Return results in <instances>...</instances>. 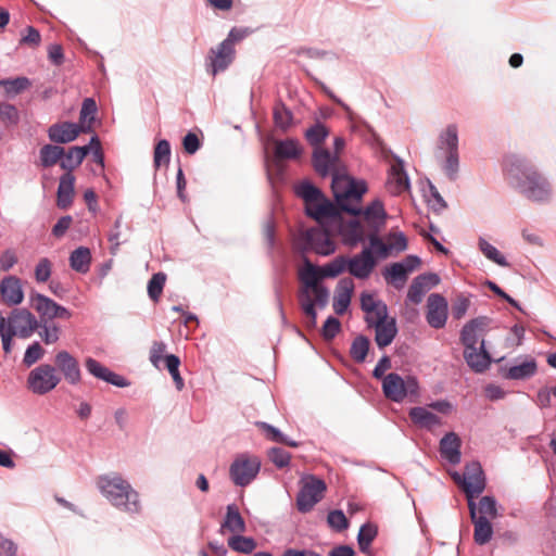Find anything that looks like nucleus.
I'll return each instance as SVG.
<instances>
[{
	"label": "nucleus",
	"mask_w": 556,
	"mask_h": 556,
	"mask_svg": "<svg viewBox=\"0 0 556 556\" xmlns=\"http://www.w3.org/2000/svg\"><path fill=\"white\" fill-rule=\"evenodd\" d=\"M388 319V306L384 302L378 304L372 311H369L365 315V323L368 328H374Z\"/></svg>",
	"instance_id": "51"
},
{
	"label": "nucleus",
	"mask_w": 556,
	"mask_h": 556,
	"mask_svg": "<svg viewBox=\"0 0 556 556\" xmlns=\"http://www.w3.org/2000/svg\"><path fill=\"white\" fill-rule=\"evenodd\" d=\"M361 215H364L369 231H381L388 218L384 205L379 199L374 200L365 210L362 208Z\"/></svg>",
	"instance_id": "22"
},
{
	"label": "nucleus",
	"mask_w": 556,
	"mask_h": 556,
	"mask_svg": "<svg viewBox=\"0 0 556 556\" xmlns=\"http://www.w3.org/2000/svg\"><path fill=\"white\" fill-rule=\"evenodd\" d=\"M64 155V148L56 143H48L40 148L39 159L40 165L43 168H50L55 164L60 165L61 159Z\"/></svg>",
	"instance_id": "36"
},
{
	"label": "nucleus",
	"mask_w": 556,
	"mask_h": 556,
	"mask_svg": "<svg viewBox=\"0 0 556 556\" xmlns=\"http://www.w3.org/2000/svg\"><path fill=\"white\" fill-rule=\"evenodd\" d=\"M62 377L51 364H40L31 369L27 376V389L37 395H45L54 390Z\"/></svg>",
	"instance_id": "7"
},
{
	"label": "nucleus",
	"mask_w": 556,
	"mask_h": 556,
	"mask_svg": "<svg viewBox=\"0 0 556 556\" xmlns=\"http://www.w3.org/2000/svg\"><path fill=\"white\" fill-rule=\"evenodd\" d=\"M353 289L354 283L351 279H342L339 281L332 303L336 314L343 315L348 311Z\"/></svg>",
	"instance_id": "27"
},
{
	"label": "nucleus",
	"mask_w": 556,
	"mask_h": 556,
	"mask_svg": "<svg viewBox=\"0 0 556 556\" xmlns=\"http://www.w3.org/2000/svg\"><path fill=\"white\" fill-rule=\"evenodd\" d=\"M366 191L367 185L364 180H356L348 176V186L345 191L343 194H337V202L343 212L353 216H359L362 208L350 205L349 201L351 199L359 201Z\"/></svg>",
	"instance_id": "15"
},
{
	"label": "nucleus",
	"mask_w": 556,
	"mask_h": 556,
	"mask_svg": "<svg viewBox=\"0 0 556 556\" xmlns=\"http://www.w3.org/2000/svg\"><path fill=\"white\" fill-rule=\"evenodd\" d=\"M0 119L7 127L16 126L20 123V112L14 104L0 103Z\"/></svg>",
	"instance_id": "54"
},
{
	"label": "nucleus",
	"mask_w": 556,
	"mask_h": 556,
	"mask_svg": "<svg viewBox=\"0 0 556 556\" xmlns=\"http://www.w3.org/2000/svg\"><path fill=\"white\" fill-rule=\"evenodd\" d=\"M408 416L414 425L419 428L432 430L441 425V418L422 406H415L409 409Z\"/></svg>",
	"instance_id": "31"
},
{
	"label": "nucleus",
	"mask_w": 556,
	"mask_h": 556,
	"mask_svg": "<svg viewBox=\"0 0 556 556\" xmlns=\"http://www.w3.org/2000/svg\"><path fill=\"white\" fill-rule=\"evenodd\" d=\"M387 185L392 194H401L409 189L410 184L404 161L399 156L394 157V162L390 166Z\"/></svg>",
	"instance_id": "19"
},
{
	"label": "nucleus",
	"mask_w": 556,
	"mask_h": 556,
	"mask_svg": "<svg viewBox=\"0 0 556 556\" xmlns=\"http://www.w3.org/2000/svg\"><path fill=\"white\" fill-rule=\"evenodd\" d=\"M0 86H3L7 96L14 97L28 89L31 86V80L25 76L4 78L0 80Z\"/></svg>",
	"instance_id": "41"
},
{
	"label": "nucleus",
	"mask_w": 556,
	"mask_h": 556,
	"mask_svg": "<svg viewBox=\"0 0 556 556\" xmlns=\"http://www.w3.org/2000/svg\"><path fill=\"white\" fill-rule=\"evenodd\" d=\"M227 544L233 552L241 554H251L257 546L252 536H243L240 533L230 536Z\"/></svg>",
	"instance_id": "44"
},
{
	"label": "nucleus",
	"mask_w": 556,
	"mask_h": 556,
	"mask_svg": "<svg viewBox=\"0 0 556 556\" xmlns=\"http://www.w3.org/2000/svg\"><path fill=\"white\" fill-rule=\"evenodd\" d=\"M488 325L489 318L485 316L476 317L464 325L460 331V341L465 350L478 348L479 340L483 336Z\"/></svg>",
	"instance_id": "18"
},
{
	"label": "nucleus",
	"mask_w": 556,
	"mask_h": 556,
	"mask_svg": "<svg viewBox=\"0 0 556 556\" xmlns=\"http://www.w3.org/2000/svg\"><path fill=\"white\" fill-rule=\"evenodd\" d=\"M165 281H166V275L164 273L160 271V273L152 275L150 280L148 281V288H147L148 295L152 301H154V302L159 301V299L163 292Z\"/></svg>",
	"instance_id": "52"
},
{
	"label": "nucleus",
	"mask_w": 556,
	"mask_h": 556,
	"mask_svg": "<svg viewBox=\"0 0 556 556\" xmlns=\"http://www.w3.org/2000/svg\"><path fill=\"white\" fill-rule=\"evenodd\" d=\"M309 289L302 288L299 293L300 306L303 313L309 317V324L312 327L316 326L317 312H316V298L313 300L309 294Z\"/></svg>",
	"instance_id": "46"
},
{
	"label": "nucleus",
	"mask_w": 556,
	"mask_h": 556,
	"mask_svg": "<svg viewBox=\"0 0 556 556\" xmlns=\"http://www.w3.org/2000/svg\"><path fill=\"white\" fill-rule=\"evenodd\" d=\"M326 489L327 485L323 479L314 475L307 476L296 495L298 510L303 514L311 511L321 501Z\"/></svg>",
	"instance_id": "8"
},
{
	"label": "nucleus",
	"mask_w": 556,
	"mask_h": 556,
	"mask_svg": "<svg viewBox=\"0 0 556 556\" xmlns=\"http://www.w3.org/2000/svg\"><path fill=\"white\" fill-rule=\"evenodd\" d=\"M464 358L467 365L476 372H483L491 364V356L485 349V342L483 339L478 348H473V350H464Z\"/></svg>",
	"instance_id": "24"
},
{
	"label": "nucleus",
	"mask_w": 556,
	"mask_h": 556,
	"mask_svg": "<svg viewBox=\"0 0 556 556\" xmlns=\"http://www.w3.org/2000/svg\"><path fill=\"white\" fill-rule=\"evenodd\" d=\"M404 379L396 372H390L383 377L382 391L387 399L393 402H402L405 399Z\"/></svg>",
	"instance_id": "25"
},
{
	"label": "nucleus",
	"mask_w": 556,
	"mask_h": 556,
	"mask_svg": "<svg viewBox=\"0 0 556 556\" xmlns=\"http://www.w3.org/2000/svg\"><path fill=\"white\" fill-rule=\"evenodd\" d=\"M45 355V350L40 345L38 341L33 342L29 344L25 351L24 357H23V364L26 367H30L34 364H36L39 359H41Z\"/></svg>",
	"instance_id": "58"
},
{
	"label": "nucleus",
	"mask_w": 556,
	"mask_h": 556,
	"mask_svg": "<svg viewBox=\"0 0 556 556\" xmlns=\"http://www.w3.org/2000/svg\"><path fill=\"white\" fill-rule=\"evenodd\" d=\"M252 30L249 27H232L227 37L216 47L211 49V74L217 75L225 72L236 59V45L245 39Z\"/></svg>",
	"instance_id": "5"
},
{
	"label": "nucleus",
	"mask_w": 556,
	"mask_h": 556,
	"mask_svg": "<svg viewBox=\"0 0 556 556\" xmlns=\"http://www.w3.org/2000/svg\"><path fill=\"white\" fill-rule=\"evenodd\" d=\"M170 160V143L166 139H161L154 147L153 163L156 168L163 164H168Z\"/></svg>",
	"instance_id": "55"
},
{
	"label": "nucleus",
	"mask_w": 556,
	"mask_h": 556,
	"mask_svg": "<svg viewBox=\"0 0 556 556\" xmlns=\"http://www.w3.org/2000/svg\"><path fill=\"white\" fill-rule=\"evenodd\" d=\"M261 470V460L255 455L242 453L236 456L229 468V477L235 485L248 486L257 477Z\"/></svg>",
	"instance_id": "6"
},
{
	"label": "nucleus",
	"mask_w": 556,
	"mask_h": 556,
	"mask_svg": "<svg viewBox=\"0 0 556 556\" xmlns=\"http://www.w3.org/2000/svg\"><path fill=\"white\" fill-rule=\"evenodd\" d=\"M374 328L376 330L375 341L380 349L390 345L397 334L395 318H390Z\"/></svg>",
	"instance_id": "34"
},
{
	"label": "nucleus",
	"mask_w": 556,
	"mask_h": 556,
	"mask_svg": "<svg viewBox=\"0 0 556 556\" xmlns=\"http://www.w3.org/2000/svg\"><path fill=\"white\" fill-rule=\"evenodd\" d=\"M85 367L91 376L114 387L126 388L130 384L126 378L112 371L110 368L92 357H87L85 359Z\"/></svg>",
	"instance_id": "17"
},
{
	"label": "nucleus",
	"mask_w": 556,
	"mask_h": 556,
	"mask_svg": "<svg viewBox=\"0 0 556 556\" xmlns=\"http://www.w3.org/2000/svg\"><path fill=\"white\" fill-rule=\"evenodd\" d=\"M222 529H226L232 533H243L247 530L245 521L242 518L236 504H229L222 523Z\"/></svg>",
	"instance_id": "33"
},
{
	"label": "nucleus",
	"mask_w": 556,
	"mask_h": 556,
	"mask_svg": "<svg viewBox=\"0 0 556 556\" xmlns=\"http://www.w3.org/2000/svg\"><path fill=\"white\" fill-rule=\"evenodd\" d=\"M378 534V528L371 522L362 525L357 534V544L362 553H368L371 543Z\"/></svg>",
	"instance_id": "43"
},
{
	"label": "nucleus",
	"mask_w": 556,
	"mask_h": 556,
	"mask_svg": "<svg viewBox=\"0 0 556 556\" xmlns=\"http://www.w3.org/2000/svg\"><path fill=\"white\" fill-rule=\"evenodd\" d=\"M340 235L343 238V242L350 247H356L358 243H363L367 239L364 226L358 219H351L340 226Z\"/></svg>",
	"instance_id": "28"
},
{
	"label": "nucleus",
	"mask_w": 556,
	"mask_h": 556,
	"mask_svg": "<svg viewBox=\"0 0 556 556\" xmlns=\"http://www.w3.org/2000/svg\"><path fill=\"white\" fill-rule=\"evenodd\" d=\"M0 294L9 306L21 304L24 300L22 280L13 275L3 277L0 282Z\"/></svg>",
	"instance_id": "20"
},
{
	"label": "nucleus",
	"mask_w": 556,
	"mask_h": 556,
	"mask_svg": "<svg viewBox=\"0 0 556 556\" xmlns=\"http://www.w3.org/2000/svg\"><path fill=\"white\" fill-rule=\"evenodd\" d=\"M370 346V341L366 336H357L350 348V355L356 363H363L366 359Z\"/></svg>",
	"instance_id": "47"
},
{
	"label": "nucleus",
	"mask_w": 556,
	"mask_h": 556,
	"mask_svg": "<svg viewBox=\"0 0 556 556\" xmlns=\"http://www.w3.org/2000/svg\"><path fill=\"white\" fill-rule=\"evenodd\" d=\"M437 150V157L442 153L458 151V128L455 124L447 125L439 135Z\"/></svg>",
	"instance_id": "32"
},
{
	"label": "nucleus",
	"mask_w": 556,
	"mask_h": 556,
	"mask_svg": "<svg viewBox=\"0 0 556 556\" xmlns=\"http://www.w3.org/2000/svg\"><path fill=\"white\" fill-rule=\"evenodd\" d=\"M448 304L439 293H431L427 299L426 320L434 329H442L446 325Z\"/></svg>",
	"instance_id": "13"
},
{
	"label": "nucleus",
	"mask_w": 556,
	"mask_h": 556,
	"mask_svg": "<svg viewBox=\"0 0 556 556\" xmlns=\"http://www.w3.org/2000/svg\"><path fill=\"white\" fill-rule=\"evenodd\" d=\"M462 441L455 432H447L440 440V455L452 465H458L462 459Z\"/></svg>",
	"instance_id": "23"
},
{
	"label": "nucleus",
	"mask_w": 556,
	"mask_h": 556,
	"mask_svg": "<svg viewBox=\"0 0 556 556\" xmlns=\"http://www.w3.org/2000/svg\"><path fill=\"white\" fill-rule=\"evenodd\" d=\"M380 231H369L367 235V239L369 241V249L374 252V254H378L380 257H387L391 252V247L389 243H384L379 236Z\"/></svg>",
	"instance_id": "56"
},
{
	"label": "nucleus",
	"mask_w": 556,
	"mask_h": 556,
	"mask_svg": "<svg viewBox=\"0 0 556 556\" xmlns=\"http://www.w3.org/2000/svg\"><path fill=\"white\" fill-rule=\"evenodd\" d=\"M479 250L482 254L494 262L498 266L508 267L509 263L506 257L491 243H489L484 238H479Z\"/></svg>",
	"instance_id": "48"
},
{
	"label": "nucleus",
	"mask_w": 556,
	"mask_h": 556,
	"mask_svg": "<svg viewBox=\"0 0 556 556\" xmlns=\"http://www.w3.org/2000/svg\"><path fill=\"white\" fill-rule=\"evenodd\" d=\"M269 460L279 469L289 466L291 455L281 447H271L267 452Z\"/></svg>",
	"instance_id": "59"
},
{
	"label": "nucleus",
	"mask_w": 556,
	"mask_h": 556,
	"mask_svg": "<svg viewBox=\"0 0 556 556\" xmlns=\"http://www.w3.org/2000/svg\"><path fill=\"white\" fill-rule=\"evenodd\" d=\"M339 156L323 148H315L312 155V164L315 172L321 177L328 176L334 167Z\"/></svg>",
	"instance_id": "26"
},
{
	"label": "nucleus",
	"mask_w": 556,
	"mask_h": 556,
	"mask_svg": "<svg viewBox=\"0 0 556 556\" xmlns=\"http://www.w3.org/2000/svg\"><path fill=\"white\" fill-rule=\"evenodd\" d=\"M36 331L46 344L58 342L61 336V327L55 323H40Z\"/></svg>",
	"instance_id": "50"
},
{
	"label": "nucleus",
	"mask_w": 556,
	"mask_h": 556,
	"mask_svg": "<svg viewBox=\"0 0 556 556\" xmlns=\"http://www.w3.org/2000/svg\"><path fill=\"white\" fill-rule=\"evenodd\" d=\"M441 167L447 178L452 181L456 180L459 169V153L450 152L440 154Z\"/></svg>",
	"instance_id": "45"
},
{
	"label": "nucleus",
	"mask_w": 556,
	"mask_h": 556,
	"mask_svg": "<svg viewBox=\"0 0 556 556\" xmlns=\"http://www.w3.org/2000/svg\"><path fill=\"white\" fill-rule=\"evenodd\" d=\"M98 111L97 102L93 98H86L83 101L81 109L79 112V122L80 126H86L85 123H88V125H92V123L96 119V113Z\"/></svg>",
	"instance_id": "53"
},
{
	"label": "nucleus",
	"mask_w": 556,
	"mask_h": 556,
	"mask_svg": "<svg viewBox=\"0 0 556 556\" xmlns=\"http://www.w3.org/2000/svg\"><path fill=\"white\" fill-rule=\"evenodd\" d=\"M89 154V147L73 146L64 149V155L61 159L60 167L64 173L73 174V170L81 165L85 157Z\"/></svg>",
	"instance_id": "29"
},
{
	"label": "nucleus",
	"mask_w": 556,
	"mask_h": 556,
	"mask_svg": "<svg viewBox=\"0 0 556 556\" xmlns=\"http://www.w3.org/2000/svg\"><path fill=\"white\" fill-rule=\"evenodd\" d=\"M302 153V149L296 139L288 138L278 140L275 146V155L281 160H295Z\"/></svg>",
	"instance_id": "37"
},
{
	"label": "nucleus",
	"mask_w": 556,
	"mask_h": 556,
	"mask_svg": "<svg viewBox=\"0 0 556 556\" xmlns=\"http://www.w3.org/2000/svg\"><path fill=\"white\" fill-rule=\"evenodd\" d=\"M504 170L509 184L528 200L546 202L551 199V184L526 159L519 155L507 156Z\"/></svg>",
	"instance_id": "2"
},
{
	"label": "nucleus",
	"mask_w": 556,
	"mask_h": 556,
	"mask_svg": "<svg viewBox=\"0 0 556 556\" xmlns=\"http://www.w3.org/2000/svg\"><path fill=\"white\" fill-rule=\"evenodd\" d=\"M388 240L391 251L403 252L407 249V238L404 232H389Z\"/></svg>",
	"instance_id": "64"
},
{
	"label": "nucleus",
	"mask_w": 556,
	"mask_h": 556,
	"mask_svg": "<svg viewBox=\"0 0 556 556\" xmlns=\"http://www.w3.org/2000/svg\"><path fill=\"white\" fill-rule=\"evenodd\" d=\"M52 274V262L48 257H41L35 266L34 276L38 283L47 282Z\"/></svg>",
	"instance_id": "57"
},
{
	"label": "nucleus",
	"mask_w": 556,
	"mask_h": 556,
	"mask_svg": "<svg viewBox=\"0 0 556 556\" xmlns=\"http://www.w3.org/2000/svg\"><path fill=\"white\" fill-rule=\"evenodd\" d=\"M323 276L325 278H336L341 275L344 270H348V257L339 255L331 262L320 267Z\"/></svg>",
	"instance_id": "49"
},
{
	"label": "nucleus",
	"mask_w": 556,
	"mask_h": 556,
	"mask_svg": "<svg viewBox=\"0 0 556 556\" xmlns=\"http://www.w3.org/2000/svg\"><path fill=\"white\" fill-rule=\"evenodd\" d=\"M30 306L38 314V321L40 323H54V311L56 302L47 295L33 291L29 295Z\"/></svg>",
	"instance_id": "21"
},
{
	"label": "nucleus",
	"mask_w": 556,
	"mask_h": 556,
	"mask_svg": "<svg viewBox=\"0 0 556 556\" xmlns=\"http://www.w3.org/2000/svg\"><path fill=\"white\" fill-rule=\"evenodd\" d=\"M75 176L70 173H64L60 177L59 187L56 191V204L60 208H67L74 197Z\"/></svg>",
	"instance_id": "30"
},
{
	"label": "nucleus",
	"mask_w": 556,
	"mask_h": 556,
	"mask_svg": "<svg viewBox=\"0 0 556 556\" xmlns=\"http://www.w3.org/2000/svg\"><path fill=\"white\" fill-rule=\"evenodd\" d=\"M295 194L304 202L305 214L323 224L327 219H337L341 217V206L339 203L330 201L323 191L308 180H303L295 186Z\"/></svg>",
	"instance_id": "3"
},
{
	"label": "nucleus",
	"mask_w": 556,
	"mask_h": 556,
	"mask_svg": "<svg viewBox=\"0 0 556 556\" xmlns=\"http://www.w3.org/2000/svg\"><path fill=\"white\" fill-rule=\"evenodd\" d=\"M327 521L330 528L337 532H341L349 527V520L340 509L331 510L327 516Z\"/></svg>",
	"instance_id": "60"
},
{
	"label": "nucleus",
	"mask_w": 556,
	"mask_h": 556,
	"mask_svg": "<svg viewBox=\"0 0 556 556\" xmlns=\"http://www.w3.org/2000/svg\"><path fill=\"white\" fill-rule=\"evenodd\" d=\"M480 516L495 518L497 516L496 501L493 496H482L479 501Z\"/></svg>",
	"instance_id": "63"
},
{
	"label": "nucleus",
	"mask_w": 556,
	"mask_h": 556,
	"mask_svg": "<svg viewBox=\"0 0 556 556\" xmlns=\"http://www.w3.org/2000/svg\"><path fill=\"white\" fill-rule=\"evenodd\" d=\"M408 274L399 262L391 264L383 270V277L388 283L393 285L396 289L404 286L407 280Z\"/></svg>",
	"instance_id": "42"
},
{
	"label": "nucleus",
	"mask_w": 556,
	"mask_h": 556,
	"mask_svg": "<svg viewBox=\"0 0 556 556\" xmlns=\"http://www.w3.org/2000/svg\"><path fill=\"white\" fill-rule=\"evenodd\" d=\"M426 278L415 277L408 288L407 299L414 304H419L422 301L424 295L426 294V290L421 287L422 280Z\"/></svg>",
	"instance_id": "62"
},
{
	"label": "nucleus",
	"mask_w": 556,
	"mask_h": 556,
	"mask_svg": "<svg viewBox=\"0 0 556 556\" xmlns=\"http://www.w3.org/2000/svg\"><path fill=\"white\" fill-rule=\"evenodd\" d=\"M329 136V129L325 124L317 121L311 127H308L304 132L305 140L315 148H320V144L326 140Z\"/></svg>",
	"instance_id": "39"
},
{
	"label": "nucleus",
	"mask_w": 556,
	"mask_h": 556,
	"mask_svg": "<svg viewBox=\"0 0 556 556\" xmlns=\"http://www.w3.org/2000/svg\"><path fill=\"white\" fill-rule=\"evenodd\" d=\"M377 264L376 256L369 248H364L361 253L348 257V271L357 279H366L372 273Z\"/></svg>",
	"instance_id": "16"
},
{
	"label": "nucleus",
	"mask_w": 556,
	"mask_h": 556,
	"mask_svg": "<svg viewBox=\"0 0 556 556\" xmlns=\"http://www.w3.org/2000/svg\"><path fill=\"white\" fill-rule=\"evenodd\" d=\"M536 362L534 359H530L519 365L511 366L504 377L510 380H526L533 377L536 374Z\"/></svg>",
	"instance_id": "38"
},
{
	"label": "nucleus",
	"mask_w": 556,
	"mask_h": 556,
	"mask_svg": "<svg viewBox=\"0 0 556 556\" xmlns=\"http://www.w3.org/2000/svg\"><path fill=\"white\" fill-rule=\"evenodd\" d=\"M325 278L320 267L311 264L306 260V267L300 273V280L304 289H309L319 308H325L329 301V290L326 286L319 283L320 279Z\"/></svg>",
	"instance_id": "9"
},
{
	"label": "nucleus",
	"mask_w": 556,
	"mask_h": 556,
	"mask_svg": "<svg viewBox=\"0 0 556 556\" xmlns=\"http://www.w3.org/2000/svg\"><path fill=\"white\" fill-rule=\"evenodd\" d=\"M54 364L56 371H60L68 384L76 386L81 381L79 363L70 352L59 351L54 356Z\"/></svg>",
	"instance_id": "14"
},
{
	"label": "nucleus",
	"mask_w": 556,
	"mask_h": 556,
	"mask_svg": "<svg viewBox=\"0 0 556 556\" xmlns=\"http://www.w3.org/2000/svg\"><path fill=\"white\" fill-rule=\"evenodd\" d=\"M453 480L463 488L467 500L470 519L475 526L473 540L478 545L489 543L493 535V527L485 516H477L475 496L485 489V478L479 462H471L465 466L464 473L454 472Z\"/></svg>",
	"instance_id": "1"
},
{
	"label": "nucleus",
	"mask_w": 556,
	"mask_h": 556,
	"mask_svg": "<svg viewBox=\"0 0 556 556\" xmlns=\"http://www.w3.org/2000/svg\"><path fill=\"white\" fill-rule=\"evenodd\" d=\"M97 484L101 494L113 506L126 513H139L141 508L139 494L122 476L117 473L100 476Z\"/></svg>",
	"instance_id": "4"
},
{
	"label": "nucleus",
	"mask_w": 556,
	"mask_h": 556,
	"mask_svg": "<svg viewBox=\"0 0 556 556\" xmlns=\"http://www.w3.org/2000/svg\"><path fill=\"white\" fill-rule=\"evenodd\" d=\"M92 126H80L73 122L54 123L48 128V138L56 144H65L74 141L80 132H90Z\"/></svg>",
	"instance_id": "12"
},
{
	"label": "nucleus",
	"mask_w": 556,
	"mask_h": 556,
	"mask_svg": "<svg viewBox=\"0 0 556 556\" xmlns=\"http://www.w3.org/2000/svg\"><path fill=\"white\" fill-rule=\"evenodd\" d=\"M40 321L27 308H14L9 316L8 329H13L22 339H28L38 329Z\"/></svg>",
	"instance_id": "11"
},
{
	"label": "nucleus",
	"mask_w": 556,
	"mask_h": 556,
	"mask_svg": "<svg viewBox=\"0 0 556 556\" xmlns=\"http://www.w3.org/2000/svg\"><path fill=\"white\" fill-rule=\"evenodd\" d=\"M341 330V323L338 318L329 316L321 329L323 338L326 341H331Z\"/></svg>",
	"instance_id": "61"
},
{
	"label": "nucleus",
	"mask_w": 556,
	"mask_h": 556,
	"mask_svg": "<svg viewBox=\"0 0 556 556\" xmlns=\"http://www.w3.org/2000/svg\"><path fill=\"white\" fill-rule=\"evenodd\" d=\"M304 241V251H313L323 256H328L336 251V244L331 240L328 229L323 227L307 229Z\"/></svg>",
	"instance_id": "10"
},
{
	"label": "nucleus",
	"mask_w": 556,
	"mask_h": 556,
	"mask_svg": "<svg viewBox=\"0 0 556 556\" xmlns=\"http://www.w3.org/2000/svg\"><path fill=\"white\" fill-rule=\"evenodd\" d=\"M273 118L275 126L286 131L292 125L293 114L282 101H278L274 105Z\"/></svg>",
	"instance_id": "40"
},
{
	"label": "nucleus",
	"mask_w": 556,
	"mask_h": 556,
	"mask_svg": "<svg viewBox=\"0 0 556 556\" xmlns=\"http://www.w3.org/2000/svg\"><path fill=\"white\" fill-rule=\"evenodd\" d=\"M91 251L87 247H78L71 252L70 266L79 274H87L91 264Z\"/></svg>",
	"instance_id": "35"
}]
</instances>
